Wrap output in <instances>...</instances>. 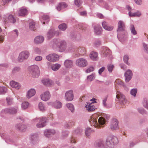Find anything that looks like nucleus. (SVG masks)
Segmentation results:
<instances>
[{"label":"nucleus","mask_w":148,"mask_h":148,"mask_svg":"<svg viewBox=\"0 0 148 148\" xmlns=\"http://www.w3.org/2000/svg\"><path fill=\"white\" fill-rule=\"evenodd\" d=\"M98 114H95L93 115L90 119L89 122L90 124L94 127L97 128H100V125H104L106 122V120L103 117H101L97 120Z\"/></svg>","instance_id":"1"},{"label":"nucleus","mask_w":148,"mask_h":148,"mask_svg":"<svg viewBox=\"0 0 148 148\" xmlns=\"http://www.w3.org/2000/svg\"><path fill=\"white\" fill-rule=\"evenodd\" d=\"M51 43L53 47L56 48L57 47L60 52L64 51L66 48V43L64 41L61 40L59 39H54Z\"/></svg>","instance_id":"2"},{"label":"nucleus","mask_w":148,"mask_h":148,"mask_svg":"<svg viewBox=\"0 0 148 148\" xmlns=\"http://www.w3.org/2000/svg\"><path fill=\"white\" fill-rule=\"evenodd\" d=\"M106 148H113L114 145L118 143V140L115 136H108L105 141Z\"/></svg>","instance_id":"3"},{"label":"nucleus","mask_w":148,"mask_h":148,"mask_svg":"<svg viewBox=\"0 0 148 148\" xmlns=\"http://www.w3.org/2000/svg\"><path fill=\"white\" fill-rule=\"evenodd\" d=\"M125 26L124 22L122 21H119L118 24V28L117 31L118 32V37L121 38V34L125 33Z\"/></svg>","instance_id":"4"},{"label":"nucleus","mask_w":148,"mask_h":148,"mask_svg":"<svg viewBox=\"0 0 148 148\" xmlns=\"http://www.w3.org/2000/svg\"><path fill=\"white\" fill-rule=\"evenodd\" d=\"M46 119L45 117H42L40 118H36L33 119V121L34 122L39 121V122L36 125L37 128H40L43 127L46 125Z\"/></svg>","instance_id":"5"},{"label":"nucleus","mask_w":148,"mask_h":148,"mask_svg":"<svg viewBox=\"0 0 148 148\" xmlns=\"http://www.w3.org/2000/svg\"><path fill=\"white\" fill-rule=\"evenodd\" d=\"M29 56V53L28 51H23L19 53L18 60L19 62H21L24 60L27 59Z\"/></svg>","instance_id":"6"},{"label":"nucleus","mask_w":148,"mask_h":148,"mask_svg":"<svg viewBox=\"0 0 148 148\" xmlns=\"http://www.w3.org/2000/svg\"><path fill=\"white\" fill-rule=\"evenodd\" d=\"M75 64L77 66L79 67H84L87 66L88 62L85 59L83 58H80L76 60Z\"/></svg>","instance_id":"7"},{"label":"nucleus","mask_w":148,"mask_h":148,"mask_svg":"<svg viewBox=\"0 0 148 148\" xmlns=\"http://www.w3.org/2000/svg\"><path fill=\"white\" fill-rule=\"evenodd\" d=\"M30 72L34 77H38L40 73L39 67L36 65L32 66L30 67Z\"/></svg>","instance_id":"8"},{"label":"nucleus","mask_w":148,"mask_h":148,"mask_svg":"<svg viewBox=\"0 0 148 148\" xmlns=\"http://www.w3.org/2000/svg\"><path fill=\"white\" fill-rule=\"evenodd\" d=\"M18 110V108L17 107L5 108L1 111V116H3L2 114L3 113H9L12 114H16Z\"/></svg>","instance_id":"9"},{"label":"nucleus","mask_w":148,"mask_h":148,"mask_svg":"<svg viewBox=\"0 0 148 148\" xmlns=\"http://www.w3.org/2000/svg\"><path fill=\"white\" fill-rule=\"evenodd\" d=\"M51 96L50 92L48 90L44 92L40 95L41 99L44 101L49 100L51 97Z\"/></svg>","instance_id":"10"},{"label":"nucleus","mask_w":148,"mask_h":148,"mask_svg":"<svg viewBox=\"0 0 148 148\" xmlns=\"http://www.w3.org/2000/svg\"><path fill=\"white\" fill-rule=\"evenodd\" d=\"M59 56L57 54L53 53L51 54L46 56V59L50 62H56L59 59Z\"/></svg>","instance_id":"11"},{"label":"nucleus","mask_w":148,"mask_h":148,"mask_svg":"<svg viewBox=\"0 0 148 148\" xmlns=\"http://www.w3.org/2000/svg\"><path fill=\"white\" fill-rule=\"evenodd\" d=\"M116 98L119 99V101L120 103L124 104L126 102V100L125 96L120 92L117 91V94L116 95Z\"/></svg>","instance_id":"12"},{"label":"nucleus","mask_w":148,"mask_h":148,"mask_svg":"<svg viewBox=\"0 0 148 148\" xmlns=\"http://www.w3.org/2000/svg\"><path fill=\"white\" fill-rule=\"evenodd\" d=\"M73 91L69 90L66 91L65 93V99L67 101H71L73 99Z\"/></svg>","instance_id":"13"},{"label":"nucleus","mask_w":148,"mask_h":148,"mask_svg":"<svg viewBox=\"0 0 148 148\" xmlns=\"http://www.w3.org/2000/svg\"><path fill=\"white\" fill-rule=\"evenodd\" d=\"M118 122L117 119H113L111 122L110 128L112 130H118L119 127L118 126Z\"/></svg>","instance_id":"14"},{"label":"nucleus","mask_w":148,"mask_h":148,"mask_svg":"<svg viewBox=\"0 0 148 148\" xmlns=\"http://www.w3.org/2000/svg\"><path fill=\"white\" fill-rule=\"evenodd\" d=\"M56 134V131L53 129H46L45 130L44 135L46 137H51Z\"/></svg>","instance_id":"15"},{"label":"nucleus","mask_w":148,"mask_h":148,"mask_svg":"<svg viewBox=\"0 0 148 148\" xmlns=\"http://www.w3.org/2000/svg\"><path fill=\"white\" fill-rule=\"evenodd\" d=\"M132 76V73L130 70H127L125 73V81L126 82H129L131 79Z\"/></svg>","instance_id":"16"},{"label":"nucleus","mask_w":148,"mask_h":148,"mask_svg":"<svg viewBox=\"0 0 148 148\" xmlns=\"http://www.w3.org/2000/svg\"><path fill=\"white\" fill-rule=\"evenodd\" d=\"M49 105H51L55 108L59 109L62 107V104L61 102L58 101H56L53 102H49L48 103Z\"/></svg>","instance_id":"17"},{"label":"nucleus","mask_w":148,"mask_h":148,"mask_svg":"<svg viewBox=\"0 0 148 148\" xmlns=\"http://www.w3.org/2000/svg\"><path fill=\"white\" fill-rule=\"evenodd\" d=\"M96 146L99 148H106L105 141L99 140L96 143Z\"/></svg>","instance_id":"18"},{"label":"nucleus","mask_w":148,"mask_h":148,"mask_svg":"<svg viewBox=\"0 0 148 148\" xmlns=\"http://www.w3.org/2000/svg\"><path fill=\"white\" fill-rule=\"evenodd\" d=\"M111 51L110 50L106 47H102L101 50L102 56H107L111 54Z\"/></svg>","instance_id":"19"},{"label":"nucleus","mask_w":148,"mask_h":148,"mask_svg":"<svg viewBox=\"0 0 148 148\" xmlns=\"http://www.w3.org/2000/svg\"><path fill=\"white\" fill-rule=\"evenodd\" d=\"M85 53V49L83 47H79L76 51L75 57H79L81 55H84Z\"/></svg>","instance_id":"20"},{"label":"nucleus","mask_w":148,"mask_h":148,"mask_svg":"<svg viewBox=\"0 0 148 148\" xmlns=\"http://www.w3.org/2000/svg\"><path fill=\"white\" fill-rule=\"evenodd\" d=\"M64 65L66 68H71L73 66V61L70 60H66L64 62Z\"/></svg>","instance_id":"21"},{"label":"nucleus","mask_w":148,"mask_h":148,"mask_svg":"<svg viewBox=\"0 0 148 148\" xmlns=\"http://www.w3.org/2000/svg\"><path fill=\"white\" fill-rule=\"evenodd\" d=\"M44 38L42 36H38L36 37L34 39V43L36 44L42 43L44 41Z\"/></svg>","instance_id":"22"},{"label":"nucleus","mask_w":148,"mask_h":148,"mask_svg":"<svg viewBox=\"0 0 148 148\" xmlns=\"http://www.w3.org/2000/svg\"><path fill=\"white\" fill-rule=\"evenodd\" d=\"M27 14L28 12L27 9L23 8H20L18 12V14L19 16H24L27 15Z\"/></svg>","instance_id":"23"},{"label":"nucleus","mask_w":148,"mask_h":148,"mask_svg":"<svg viewBox=\"0 0 148 148\" xmlns=\"http://www.w3.org/2000/svg\"><path fill=\"white\" fill-rule=\"evenodd\" d=\"M94 32L97 35H99L101 34L102 31V28L99 26L98 25L94 26Z\"/></svg>","instance_id":"24"},{"label":"nucleus","mask_w":148,"mask_h":148,"mask_svg":"<svg viewBox=\"0 0 148 148\" xmlns=\"http://www.w3.org/2000/svg\"><path fill=\"white\" fill-rule=\"evenodd\" d=\"M42 82L43 84L47 86H50L53 84L52 81L49 79H42Z\"/></svg>","instance_id":"25"},{"label":"nucleus","mask_w":148,"mask_h":148,"mask_svg":"<svg viewBox=\"0 0 148 148\" xmlns=\"http://www.w3.org/2000/svg\"><path fill=\"white\" fill-rule=\"evenodd\" d=\"M36 93V91L34 89H31L28 91L27 93L26 97L28 99L34 96Z\"/></svg>","instance_id":"26"},{"label":"nucleus","mask_w":148,"mask_h":148,"mask_svg":"<svg viewBox=\"0 0 148 148\" xmlns=\"http://www.w3.org/2000/svg\"><path fill=\"white\" fill-rule=\"evenodd\" d=\"M115 85L116 84H118L120 86H123L126 91H128V89L126 88L125 86L124 85V83L120 79H116L115 81Z\"/></svg>","instance_id":"27"},{"label":"nucleus","mask_w":148,"mask_h":148,"mask_svg":"<svg viewBox=\"0 0 148 148\" xmlns=\"http://www.w3.org/2000/svg\"><path fill=\"white\" fill-rule=\"evenodd\" d=\"M102 25L103 27L107 30L111 31L112 30L113 28V26H109L107 23L105 21L103 22Z\"/></svg>","instance_id":"28"},{"label":"nucleus","mask_w":148,"mask_h":148,"mask_svg":"<svg viewBox=\"0 0 148 148\" xmlns=\"http://www.w3.org/2000/svg\"><path fill=\"white\" fill-rule=\"evenodd\" d=\"M40 20L41 22H42L43 24H45V22L47 23L49 21V17L47 15H44L41 16Z\"/></svg>","instance_id":"29"},{"label":"nucleus","mask_w":148,"mask_h":148,"mask_svg":"<svg viewBox=\"0 0 148 148\" xmlns=\"http://www.w3.org/2000/svg\"><path fill=\"white\" fill-rule=\"evenodd\" d=\"M38 137L39 136L38 134H33L30 135L29 139L32 143H33L38 140Z\"/></svg>","instance_id":"30"},{"label":"nucleus","mask_w":148,"mask_h":148,"mask_svg":"<svg viewBox=\"0 0 148 148\" xmlns=\"http://www.w3.org/2000/svg\"><path fill=\"white\" fill-rule=\"evenodd\" d=\"M85 107L86 108L87 110L89 112L93 111L95 109L94 106L91 103L90 104H88V103H87V105H86Z\"/></svg>","instance_id":"31"},{"label":"nucleus","mask_w":148,"mask_h":148,"mask_svg":"<svg viewBox=\"0 0 148 148\" xmlns=\"http://www.w3.org/2000/svg\"><path fill=\"white\" fill-rule=\"evenodd\" d=\"M55 31L54 29H50L47 34V37L48 39L52 37L55 34Z\"/></svg>","instance_id":"32"},{"label":"nucleus","mask_w":148,"mask_h":148,"mask_svg":"<svg viewBox=\"0 0 148 148\" xmlns=\"http://www.w3.org/2000/svg\"><path fill=\"white\" fill-rule=\"evenodd\" d=\"M15 127L16 129L21 131H23L26 128V126L22 123L16 124Z\"/></svg>","instance_id":"33"},{"label":"nucleus","mask_w":148,"mask_h":148,"mask_svg":"<svg viewBox=\"0 0 148 148\" xmlns=\"http://www.w3.org/2000/svg\"><path fill=\"white\" fill-rule=\"evenodd\" d=\"M10 84L12 87L15 88L16 89H18L20 88V86L18 84L14 81H11Z\"/></svg>","instance_id":"34"},{"label":"nucleus","mask_w":148,"mask_h":148,"mask_svg":"<svg viewBox=\"0 0 148 148\" xmlns=\"http://www.w3.org/2000/svg\"><path fill=\"white\" fill-rule=\"evenodd\" d=\"M8 21L5 19V22L8 23V22L9 21L10 23H14L16 22V19L12 15H9L8 18Z\"/></svg>","instance_id":"35"},{"label":"nucleus","mask_w":148,"mask_h":148,"mask_svg":"<svg viewBox=\"0 0 148 148\" xmlns=\"http://www.w3.org/2000/svg\"><path fill=\"white\" fill-rule=\"evenodd\" d=\"M67 6V4L64 3H59L56 7L57 10L59 11L61 9L66 8Z\"/></svg>","instance_id":"36"},{"label":"nucleus","mask_w":148,"mask_h":148,"mask_svg":"<svg viewBox=\"0 0 148 148\" xmlns=\"http://www.w3.org/2000/svg\"><path fill=\"white\" fill-rule=\"evenodd\" d=\"M60 64H53L51 65V69L54 71H56L58 70L61 67Z\"/></svg>","instance_id":"37"},{"label":"nucleus","mask_w":148,"mask_h":148,"mask_svg":"<svg viewBox=\"0 0 148 148\" xmlns=\"http://www.w3.org/2000/svg\"><path fill=\"white\" fill-rule=\"evenodd\" d=\"M97 56L98 54L97 52L92 51L90 53V57L91 59L95 60L97 58Z\"/></svg>","instance_id":"38"},{"label":"nucleus","mask_w":148,"mask_h":148,"mask_svg":"<svg viewBox=\"0 0 148 148\" xmlns=\"http://www.w3.org/2000/svg\"><path fill=\"white\" fill-rule=\"evenodd\" d=\"M85 135L87 137L89 136L93 132L91 129L89 127H87L85 129Z\"/></svg>","instance_id":"39"},{"label":"nucleus","mask_w":148,"mask_h":148,"mask_svg":"<svg viewBox=\"0 0 148 148\" xmlns=\"http://www.w3.org/2000/svg\"><path fill=\"white\" fill-rule=\"evenodd\" d=\"M29 103L28 102L24 101L22 103L21 108L22 109L25 110L28 108Z\"/></svg>","instance_id":"40"},{"label":"nucleus","mask_w":148,"mask_h":148,"mask_svg":"<svg viewBox=\"0 0 148 148\" xmlns=\"http://www.w3.org/2000/svg\"><path fill=\"white\" fill-rule=\"evenodd\" d=\"M66 106L67 107L71 110V112H74V106L72 104L68 103L66 104Z\"/></svg>","instance_id":"41"},{"label":"nucleus","mask_w":148,"mask_h":148,"mask_svg":"<svg viewBox=\"0 0 148 148\" xmlns=\"http://www.w3.org/2000/svg\"><path fill=\"white\" fill-rule=\"evenodd\" d=\"M59 28L61 30L64 31L67 28L66 24L65 23H62L59 25Z\"/></svg>","instance_id":"42"},{"label":"nucleus","mask_w":148,"mask_h":148,"mask_svg":"<svg viewBox=\"0 0 148 148\" xmlns=\"http://www.w3.org/2000/svg\"><path fill=\"white\" fill-rule=\"evenodd\" d=\"M130 29L131 33L134 35H135L137 34L136 31L135 29V27L133 24H131L130 26Z\"/></svg>","instance_id":"43"},{"label":"nucleus","mask_w":148,"mask_h":148,"mask_svg":"<svg viewBox=\"0 0 148 148\" xmlns=\"http://www.w3.org/2000/svg\"><path fill=\"white\" fill-rule=\"evenodd\" d=\"M35 25V23L34 22H32L29 23V28L31 30L35 31L36 29Z\"/></svg>","instance_id":"44"},{"label":"nucleus","mask_w":148,"mask_h":148,"mask_svg":"<svg viewBox=\"0 0 148 148\" xmlns=\"http://www.w3.org/2000/svg\"><path fill=\"white\" fill-rule=\"evenodd\" d=\"M95 75L94 73H93L92 74L88 75L87 77V79L90 81L93 80L95 78Z\"/></svg>","instance_id":"45"},{"label":"nucleus","mask_w":148,"mask_h":148,"mask_svg":"<svg viewBox=\"0 0 148 148\" xmlns=\"http://www.w3.org/2000/svg\"><path fill=\"white\" fill-rule=\"evenodd\" d=\"M20 70V68L19 67H15L13 68L12 70V73L15 74L18 72Z\"/></svg>","instance_id":"46"},{"label":"nucleus","mask_w":148,"mask_h":148,"mask_svg":"<svg viewBox=\"0 0 148 148\" xmlns=\"http://www.w3.org/2000/svg\"><path fill=\"white\" fill-rule=\"evenodd\" d=\"M143 106L146 108L148 106V99L144 98L143 100Z\"/></svg>","instance_id":"47"},{"label":"nucleus","mask_w":148,"mask_h":148,"mask_svg":"<svg viewBox=\"0 0 148 148\" xmlns=\"http://www.w3.org/2000/svg\"><path fill=\"white\" fill-rule=\"evenodd\" d=\"M74 2L75 5L78 7H80L82 3L81 0H75Z\"/></svg>","instance_id":"48"},{"label":"nucleus","mask_w":148,"mask_h":148,"mask_svg":"<svg viewBox=\"0 0 148 148\" xmlns=\"http://www.w3.org/2000/svg\"><path fill=\"white\" fill-rule=\"evenodd\" d=\"M7 91V88L4 87L0 86V94H4Z\"/></svg>","instance_id":"49"},{"label":"nucleus","mask_w":148,"mask_h":148,"mask_svg":"<svg viewBox=\"0 0 148 148\" xmlns=\"http://www.w3.org/2000/svg\"><path fill=\"white\" fill-rule=\"evenodd\" d=\"M12 0H1L0 3H1L3 5H7Z\"/></svg>","instance_id":"50"},{"label":"nucleus","mask_w":148,"mask_h":148,"mask_svg":"<svg viewBox=\"0 0 148 148\" xmlns=\"http://www.w3.org/2000/svg\"><path fill=\"white\" fill-rule=\"evenodd\" d=\"M138 112L140 114H146V111L142 108H139L137 109Z\"/></svg>","instance_id":"51"},{"label":"nucleus","mask_w":148,"mask_h":148,"mask_svg":"<svg viewBox=\"0 0 148 148\" xmlns=\"http://www.w3.org/2000/svg\"><path fill=\"white\" fill-rule=\"evenodd\" d=\"M38 108L40 111H43L45 110L44 104L41 102L39 103L38 104Z\"/></svg>","instance_id":"52"},{"label":"nucleus","mask_w":148,"mask_h":148,"mask_svg":"<svg viewBox=\"0 0 148 148\" xmlns=\"http://www.w3.org/2000/svg\"><path fill=\"white\" fill-rule=\"evenodd\" d=\"M137 92V90L136 89H133L131 90L130 92L131 94L135 97Z\"/></svg>","instance_id":"53"},{"label":"nucleus","mask_w":148,"mask_h":148,"mask_svg":"<svg viewBox=\"0 0 148 148\" xmlns=\"http://www.w3.org/2000/svg\"><path fill=\"white\" fill-rule=\"evenodd\" d=\"M129 58L127 55H125L124 56L123 60L125 63L127 64H129L128 62V60L129 59Z\"/></svg>","instance_id":"54"},{"label":"nucleus","mask_w":148,"mask_h":148,"mask_svg":"<svg viewBox=\"0 0 148 148\" xmlns=\"http://www.w3.org/2000/svg\"><path fill=\"white\" fill-rule=\"evenodd\" d=\"M94 44L95 47H98L101 45V42L99 40H96L94 42Z\"/></svg>","instance_id":"55"},{"label":"nucleus","mask_w":148,"mask_h":148,"mask_svg":"<svg viewBox=\"0 0 148 148\" xmlns=\"http://www.w3.org/2000/svg\"><path fill=\"white\" fill-rule=\"evenodd\" d=\"M114 67V66L112 64H109L108 66V70L110 72H111Z\"/></svg>","instance_id":"56"},{"label":"nucleus","mask_w":148,"mask_h":148,"mask_svg":"<svg viewBox=\"0 0 148 148\" xmlns=\"http://www.w3.org/2000/svg\"><path fill=\"white\" fill-rule=\"evenodd\" d=\"M143 46L145 49V52L148 53V45L145 43H143Z\"/></svg>","instance_id":"57"},{"label":"nucleus","mask_w":148,"mask_h":148,"mask_svg":"<svg viewBox=\"0 0 148 148\" xmlns=\"http://www.w3.org/2000/svg\"><path fill=\"white\" fill-rule=\"evenodd\" d=\"M6 100L8 104L9 105L11 104L12 102V99L10 97H7Z\"/></svg>","instance_id":"58"},{"label":"nucleus","mask_w":148,"mask_h":148,"mask_svg":"<svg viewBox=\"0 0 148 148\" xmlns=\"http://www.w3.org/2000/svg\"><path fill=\"white\" fill-rule=\"evenodd\" d=\"M94 68L93 67H90L88 69L86 70L87 73H89L93 71L94 70Z\"/></svg>","instance_id":"59"},{"label":"nucleus","mask_w":148,"mask_h":148,"mask_svg":"<svg viewBox=\"0 0 148 148\" xmlns=\"http://www.w3.org/2000/svg\"><path fill=\"white\" fill-rule=\"evenodd\" d=\"M76 139L75 137L72 136L70 140V143H75L76 141Z\"/></svg>","instance_id":"60"},{"label":"nucleus","mask_w":148,"mask_h":148,"mask_svg":"<svg viewBox=\"0 0 148 148\" xmlns=\"http://www.w3.org/2000/svg\"><path fill=\"white\" fill-rule=\"evenodd\" d=\"M69 134V132L68 131H63L62 132V136L63 137H66Z\"/></svg>","instance_id":"61"},{"label":"nucleus","mask_w":148,"mask_h":148,"mask_svg":"<svg viewBox=\"0 0 148 148\" xmlns=\"http://www.w3.org/2000/svg\"><path fill=\"white\" fill-rule=\"evenodd\" d=\"M135 14V17H139L141 15V12L138 11L136 12H134Z\"/></svg>","instance_id":"62"},{"label":"nucleus","mask_w":148,"mask_h":148,"mask_svg":"<svg viewBox=\"0 0 148 148\" xmlns=\"http://www.w3.org/2000/svg\"><path fill=\"white\" fill-rule=\"evenodd\" d=\"M35 59L36 61H39L42 60V57L40 56H38L35 58Z\"/></svg>","instance_id":"63"},{"label":"nucleus","mask_w":148,"mask_h":148,"mask_svg":"<svg viewBox=\"0 0 148 148\" xmlns=\"http://www.w3.org/2000/svg\"><path fill=\"white\" fill-rule=\"evenodd\" d=\"M34 50L35 52L39 54L40 53L41 51L40 49L37 47L35 48Z\"/></svg>","instance_id":"64"}]
</instances>
